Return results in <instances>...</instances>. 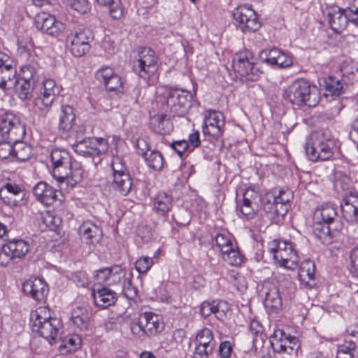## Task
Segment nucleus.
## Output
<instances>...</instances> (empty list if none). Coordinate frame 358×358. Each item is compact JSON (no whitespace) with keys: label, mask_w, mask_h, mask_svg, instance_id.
Here are the masks:
<instances>
[{"label":"nucleus","mask_w":358,"mask_h":358,"mask_svg":"<svg viewBox=\"0 0 358 358\" xmlns=\"http://www.w3.org/2000/svg\"><path fill=\"white\" fill-rule=\"evenodd\" d=\"M52 164V176L61 185L73 187L81 181L84 170L81 164L72 161L69 153L63 149H55L50 155Z\"/></svg>","instance_id":"f257e3e1"},{"label":"nucleus","mask_w":358,"mask_h":358,"mask_svg":"<svg viewBox=\"0 0 358 358\" xmlns=\"http://www.w3.org/2000/svg\"><path fill=\"white\" fill-rule=\"evenodd\" d=\"M338 142L329 130L311 134L306 145V153L310 161L329 160L338 150Z\"/></svg>","instance_id":"f03ea898"},{"label":"nucleus","mask_w":358,"mask_h":358,"mask_svg":"<svg viewBox=\"0 0 358 358\" xmlns=\"http://www.w3.org/2000/svg\"><path fill=\"white\" fill-rule=\"evenodd\" d=\"M337 217L336 208L331 204H324L314 213L313 232L324 245H329L339 236L336 229H331Z\"/></svg>","instance_id":"7ed1b4c3"},{"label":"nucleus","mask_w":358,"mask_h":358,"mask_svg":"<svg viewBox=\"0 0 358 358\" xmlns=\"http://www.w3.org/2000/svg\"><path fill=\"white\" fill-rule=\"evenodd\" d=\"M283 97L291 103L299 106L306 105L314 107L320 101L317 87L303 79H299L291 83L284 90Z\"/></svg>","instance_id":"20e7f679"},{"label":"nucleus","mask_w":358,"mask_h":358,"mask_svg":"<svg viewBox=\"0 0 358 358\" xmlns=\"http://www.w3.org/2000/svg\"><path fill=\"white\" fill-rule=\"evenodd\" d=\"M179 111V93L177 90L169 91L166 96V103L163 106V111L155 113L150 111V124L151 129L160 134H169L173 129V124L168 117L169 113L173 116Z\"/></svg>","instance_id":"39448f33"},{"label":"nucleus","mask_w":358,"mask_h":358,"mask_svg":"<svg viewBox=\"0 0 358 358\" xmlns=\"http://www.w3.org/2000/svg\"><path fill=\"white\" fill-rule=\"evenodd\" d=\"M268 250L280 266L289 270L297 267L299 257L291 242L273 240Z\"/></svg>","instance_id":"423d86ee"},{"label":"nucleus","mask_w":358,"mask_h":358,"mask_svg":"<svg viewBox=\"0 0 358 358\" xmlns=\"http://www.w3.org/2000/svg\"><path fill=\"white\" fill-rule=\"evenodd\" d=\"M25 133V125L18 115L6 112L1 115L0 134L3 139L17 141L22 140Z\"/></svg>","instance_id":"0eeeda50"},{"label":"nucleus","mask_w":358,"mask_h":358,"mask_svg":"<svg viewBox=\"0 0 358 358\" xmlns=\"http://www.w3.org/2000/svg\"><path fill=\"white\" fill-rule=\"evenodd\" d=\"M93 38L92 32L88 29L71 32L66 39V47L73 56L82 57L90 51Z\"/></svg>","instance_id":"6e6552de"},{"label":"nucleus","mask_w":358,"mask_h":358,"mask_svg":"<svg viewBox=\"0 0 358 358\" xmlns=\"http://www.w3.org/2000/svg\"><path fill=\"white\" fill-rule=\"evenodd\" d=\"M233 17L243 33L255 32L261 27L258 15L251 6H238L233 11Z\"/></svg>","instance_id":"1a4fd4ad"},{"label":"nucleus","mask_w":358,"mask_h":358,"mask_svg":"<svg viewBox=\"0 0 358 358\" xmlns=\"http://www.w3.org/2000/svg\"><path fill=\"white\" fill-rule=\"evenodd\" d=\"M59 92L60 87L54 80L45 79L34 99V107L41 112L48 111Z\"/></svg>","instance_id":"9d476101"},{"label":"nucleus","mask_w":358,"mask_h":358,"mask_svg":"<svg viewBox=\"0 0 358 358\" xmlns=\"http://www.w3.org/2000/svg\"><path fill=\"white\" fill-rule=\"evenodd\" d=\"M108 285H120L122 292L128 299H134L137 296V289L133 286L131 279L132 272L120 266L110 267Z\"/></svg>","instance_id":"9b49d317"},{"label":"nucleus","mask_w":358,"mask_h":358,"mask_svg":"<svg viewBox=\"0 0 358 358\" xmlns=\"http://www.w3.org/2000/svg\"><path fill=\"white\" fill-rule=\"evenodd\" d=\"M29 241L12 239L3 245L0 250V266H6L14 259H21L30 250Z\"/></svg>","instance_id":"f8f14e48"},{"label":"nucleus","mask_w":358,"mask_h":358,"mask_svg":"<svg viewBox=\"0 0 358 358\" xmlns=\"http://www.w3.org/2000/svg\"><path fill=\"white\" fill-rule=\"evenodd\" d=\"M157 70V57L150 48H143L138 51V59L134 63V71L143 79H148Z\"/></svg>","instance_id":"ddd939ff"},{"label":"nucleus","mask_w":358,"mask_h":358,"mask_svg":"<svg viewBox=\"0 0 358 358\" xmlns=\"http://www.w3.org/2000/svg\"><path fill=\"white\" fill-rule=\"evenodd\" d=\"M355 14L358 15V12L353 10L352 3L346 10L338 7L332 8L327 13L329 24L334 32L341 33L345 29L348 22L358 25V22L355 21Z\"/></svg>","instance_id":"4468645a"},{"label":"nucleus","mask_w":358,"mask_h":358,"mask_svg":"<svg viewBox=\"0 0 358 358\" xmlns=\"http://www.w3.org/2000/svg\"><path fill=\"white\" fill-rule=\"evenodd\" d=\"M233 67L241 77L248 80H257L261 72L255 67L250 52H241L233 59Z\"/></svg>","instance_id":"2eb2a0df"},{"label":"nucleus","mask_w":358,"mask_h":358,"mask_svg":"<svg viewBox=\"0 0 358 358\" xmlns=\"http://www.w3.org/2000/svg\"><path fill=\"white\" fill-rule=\"evenodd\" d=\"M73 148L78 155L83 157L101 155L108 151V143L103 138H89L77 142Z\"/></svg>","instance_id":"dca6fc26"},{"label":"nucleus","mask_w":358,"mask_h":358,"mask_svg":"<svg viewBox=\"0 0 358 358\" xmlns=\"http://www.w3.org/2000/svg\"><path fill=\"white\" fill-rule=\"evenodd\" d=\"M0 199L8 206H19L27 201L25 189L15 183L8 182L0 189Z\"/></svg>","instance_id":"f3484780"},{"label":"nucleus","mask_w":358,"mask_h":358,"mask_svg":"<svg viewBox=\"0 0 358 358\" xmlns=\"http://www.w3.org/2000/svg\"><path fill=\"white\" fill-rule=\"evenodd\" d=\"M355 71L358 72V69L356 66L351 67L350 64H343L341 68V72L343 76L341 80L334 77H329L325 80V95L327 96L338 97L342 94L344 92V84L348 83L347 79H350V76H354Z\"/></svg>","instance_id":"a211bd4d"},{"label":"nucleus","mask_w":358,"mask_h":358,"mask_svg":"<svg viewBox=\"0 0 358 358\" xmlns=\"http://www.w3.org/2000/svg\"><path fill=\"white\" fill-rule=\"evenodd\" d=\"M224 127L225 117L222 113L212 110L207 111L202 127L203 134L217 138L222 135Z\"/></svg>","instance_id":"6ab92c4d"},{"label":"nucleus","mask_w":358,"mask_h":358,"mask_svg":"<svg viewBox=\"0 0 358 358\" xmlns=\"http://www.w3.org/2000/svg\"><path fill=\"white\" fill-rule=\"evenodd\" d=\"M17 75L14 61L6 54L0 52V88L9 90Z\"/></svg>","instance_id":"aec40b11"},{"label":"nucleus","mask_w":358,"mask_h":358,"mask_svg":"<svg viewBox=\"0 0 358 358\" xmlns=\"http://www.w3.org/2000/svg\"><path fill=\"white\" fill-rule=\"evenodd\" d=\"M271 343L278 352L292 354L299 348V340L295 336H287L280 329L275 330L271 338Z\"/></svg>","instance_id":"412c9836"},{"label":"nucleus","mask_w":358,"mask_h":358,"mask_svg":"<svg viewBox=\"0 0 358 358\" xmlns=\"http://www.w3.org/2000/svg\"><path fill=\"white\" fill-rule=\"evenodd\" d=\"M36 24L37 28L53 36H59L66 29L64 23L47 13H41L37 15Z\"/></svg>","instance_id":"4be33fe9"},{"label":"nucleus","mask_w":358,"mask_h":358,"mask_svg":"<svg viewBox=\"0 0 358 358\" xmlns=\"http://www.w3.org/2000/svg\"><path fill=\"white\" fill-rule=\"evenodd\" d=\"M262 198L258 192L248 188L243 194V204L240 208L241 214L247 219L252 218L261 208Z\"/></svg>","instance_id":"5701e85b"},{"label":"nucleus","mask_w":358,"mask_h":358,"mask_svg":"<svg viewBox=\"0 0 358 358\" xmlns=\"http://www.w3.org/2000/svg\"><path fill=\"white\" fill-rule=\"evenodd\" d=\"M22 291L35 301H43L48 296L49 289L43 279L35 278L28 279L22 284Z\"/></svg>","instance_id":"b1692460"},{"label":"nucleus","mask_w":358,"mask_h":358,"mask_svg":"<svg viewBox=\"0 0 358 358\" xmlns=\"http://www.w3.org/2000/svg\"><path fill=\"white\" fill-rule=\"evenodd\" d=\"M343 218L348 222L355 223L358 221V194L350 192L346 194L341 204Z\"/></svg>","instance_id":"393cba45"},{"label":"nucleus","mask_w":358,"mask_h":358,"mask_svg":"<svg viewBox=\"0 0 358 358\" xmlns=\"http://www.w3.org/2000/svg\"><path fill=\"white\" fill-rule=\"evenodd\" d=\"M62 328L61 320L57 317H51L49 321L45 322L39 330L34 332L45 338L51 345L56 341L60 335Z\"/></svg>","instance_id":"a878e982"},{"label":"nucleus","mask_w":358,"mask_h":358,"mask_svg":"<svg viewBox=\"0 0 358 358\" xmlns=\"http://www.w3.org/2000/svg\"><path fill=\"white\" fill-rule=\"evenodd\" d=\"M92 296L96 306L103 308L113 305L117 299L115 292L106 287L96 285L92 289Z\"/></svg>","instance_id":"bb28decb"},{"label":"nucleus","mask_w":358,"mask_h":358,"mask_svg":"<svg viewBox=\"0 0 358 358\" xmlns=\"http://www.w3.org/2000/svg\"><path fill=\"white\" fill-rule=\"evenodd\" d=\"M36 199L45 206L52 204L57 199V191L44 182H38L33 189Z\"/></svg>","instance_id":"cd10ccee"},{"label":"nucleus","mask_w":358,"mask_h":358,"mask_svg":"<svg viewBox=\"0 0 358 358\" xmlns=\"http://www.w3.org/2000/svg\"><path fill=\"white\" fill-rule=\"evenodd\" d=\"M81 238L87 244L99 243L101 235V229L90 221L84 222L79 228Z\"/></svg>","instance_id":"c85d7f7f"},{"label":"nucleus","mask_w":358,"mask_h":358,"mask_svg":"<svg viewBox=\"0 0 358 358\" xmlns=\"http://www.w3.org/2000/svg\"><path fill=\"white\" fill-rule=\"evenodd\" d=\"M132 186L133 180L130 173L111 177L110 187L121 196H127Z\"/></svg>","instance_id":"c756f323"},{"label":"nucleus","mask_w":358,"mask_h":358,"mask_svg":"<svg viewBox=\"0 0 358 358\" xmlns=\"http://www.w3.org/2000/svg\"><path fill=\"white\" fill-rule=\"evenodd\" d=\"M144 322V331L148 336H152L164 329L162 317L152 312H145L142 315Z\"/></svg>","instance_id":"7c9ffc66"},{"label":"nucleus","mask_w":358,"mask_h":358,"mask_svg":"<svg viewBox=\"0 0 358 358\" xmlns=\"http://www.w3.org/2000/svg\"><path fill=\"white\" fill-rule=\"evenodd\" d=\"M71 321L81 331L88 329L90 320L87 309L83 306H76L71 312Z\"/></svg>","instance_id":"2f4dec72"},{"label":"nucleus","mask_w":358,"mask_h":358,"mask_svg":"<svg viewBox=\"0 0 358 358\" xmlns=\"http://www.w3.org/2000/svg\"><path fill=\"white\" fill-rule=\"evenodd\" d=\"M50 310L46 306H39L30 314V326L31 330H39L40 327L51 318Z\"/></svg>","instance_id":"473e14b6"},{"label":"nucleus","mask_w":358,"mask_h":358,"mask_svg":"<svg viewBox=\"0 0 358 358\" xmlns=\"http://www.w3.org/2000/svg\"><path fill=\"white\" fill-rule=\"evenodd\" d=\"M76 115L72 106L69 105L62 106L59 115L58 128L62 132L69 131L74 125Z\"/></svg>","instance_id":"72a5a7b5"},{"label":"nucleus","mask_w":358,"mask_h":358,"mask_svg":"<svg viewBox=\"0 0 358 358\" xmlns=\"http://www.w3.org/2000/svg\"><path fill=\"white\" fill-rule=\"evenodd\" d=\"M262 206L264 212L271 218L278 216L284 217L286 215V208L282 205L278 206L277 203L273 202V199H268L267 193L262 198Z\"/></svg>","instance_id":"f704fd0d"},{"label":"nucleus","mask_w":358,"mask_h":358,"mask_svg":"<svg viewBox=\"0 0 358 358\" xmlns=\"http://www.w3.org/2000/svg\"><path fill=\"white\" fill-rule=\"evenodd\" d=\"M315 264L311 260H304L300 265L298 276L301 283L309 285L310 281L313 280L315 276Z\"/></svg>","instance_id":"c9c22d12"},{"label":"nucleus","mask_w":358,"mask_h":358,"mask_svg":"<svg viewBox=\"0 0 358 358\" xmlns=\"http://www.w3.org/2000/svg\"><path fill=\"white\" fill-rule=\"evenodd\" d=\"M32 84L33 83L15 77L13 80V86L10 90H13L18 97L24 100L30 96L32 91Z\"/></svg>","instance_id":"e433bc0d"},{"label":"nucleus","mask_w":358,"mask_h":358,"mask_svg":"<svg viewBox=\"0 0 358 358\" xmlns=\"http://www.w3.org/2000/svg\"><path fill=\"white\" fill-rule=\"evenodd\" d=\"M221 255L224 262L234 266H241L244 261V256L241 253L236 243Z\"/></svg>","instance_id":"4c0bfd02"},{"label":"nucleus","mask_w":358,"mask_h":358,"mask_svg":"<svg viewBox=\"0 0 358 358\" xmlns=\"http://www.w3.org/2000/svg\"><path fill=\"white\" fill-rule=\"evenodd\" d=\"M13 142V159L18 161H26L30 158L32 155L31 147L22 142L21 140Z\"/></svg>","instance_id":"58836bf2"},{"label":"nucleus","mask_w":358,"mask_h":358,"mask_svg":"<svg viewBox=\"0 0 358 358\" xmlns=\"http://www.w3.org/2000/svg\"><path fill=\"white\" fill-rule=\"evenodd\" d=\"M94 3L101 7L109 9L110 16L114 19H120L123 15V8L120 0H94Z\"/></svg>","instance_id":"ea45409f"},{"label":"nucleus","mask_w":358,"mask_h":358,"mask_svg":"<svg viewBox=\"0 0 358 358\" xmlns=\"http://www.w3.org/2000/svg\"><path fill=\"white\" fill-rule=\"evenodd\" d=\"M264 305L267 308L275 310L279 309L282 306V299L279 294V289L272 286L266 292Z\"/></svg>","instance_id":"a19ab883"},{"label":"nucleus","mask_w":358,"mask_h":358,"mask_svg":"<svg viewBox=\"0 0 358 358\" xmlns=\"http://www.w3.org/2000/svg\"><path fill=\"white\" fill-rule=\"evenodd\" d=\"M267 197L269 199H273V202L277 203L278 206L282 205V207L286 208V213L288 211L289 203L292 199V192L288 190H280L276 194L275 192L267 193Z\"/></svg>","instance_id":"79ce46f5"},{"label":"nucleus","mask_w":358,"mask_h":358,"mask_svg":"<svg viewBox=\"0 0 358 358\" xmlns=\"http://www.w3.org/2000/svg\"><path fill=\"white\" fill-rule=\"evenodd\" d=\"M81 340L76 335H71L62 341L59 347L61 353L72 352L78 349L80 346Z\"/></svg>","instance_id":"37998d69"},{"label":"nucleus","mask_w":358,"mask_h":358,"mask_svg":"<svg viewBox=\"0 0 358 358\" xmlns=\"http://www.w3.org/2000/svg\"><path fill=\"white\" fill-rule=\"evenodd\" d=\"M171 206V197L164 193L159 192L154 201V208L159 213L164 214Z\"/></svg>","instance_id":"c03bdc74"},{"label":"nucleus","mask_w":358,"mask_h":358,"mask_svg":"<svg viewBox=\"0 0 358 358\" xmlns=\"http://www.w3.org/2000/svg\"><path fill=\"white\" fill-rule=\"evenodd\" d=\"M195 343L202 346L210 345L213 350L216 346V342L213 339L212 331L208 328H203L199 330L195 337Z\"/></svg>","instance_id":"a18cd8bd"},{"label":"nucleus","mask_w":358,"mask_h":358,"mask_svg":"<svg viewBox=\"0 0 358 358\" xmlns=\"http://www.w3.org/2000/svg\"><path fill=\"white\" fill-rule=\"evenodd\" d=\"M144 159L148 166L155 171H159L163 167L164 158L158 151L152 150L145 154Z\"/></svg>","instance_id":"49530a36"},{"label":"nucleus","mask_w":358,"mask_h":358,"mask_svg":"<svg viewBox=\"0 0 358 358\" xmlns=\"http://www.w3.org/2000/svg\"><path fill=\"white\" fill-rule=\"evenodd\" d=\"M213 315L219 320H225L230 314L231 308L229 304L224 300L213 301Z\"/></svg>","instance_id":"de8ad7c7"},{"label":"nucleus","mask_w":358,"mask_h":358,"mask_svg":"<svg viewBox=\"0 0 358 358\" xmlns=\"http://www.w3.org/2000/svg\"><path fill=\"white\" fill-rule=\"evenodd\" d=\"M215 241L221 255L224 252H227L231 247H233V245L236 244L233 241L231 236L227 232L217 234L215 238Z\"/></svg>","instance_id":"09e8293b"},{"label":"nucleus","mask_w":358,"mask_h":358,"mask_svg":"<svg viewBox=\"0 0 358 358\" xmlns=\"http://www.w3.org/2000/svg\"><path fill=\"white\" fill-rule=\"evenodd\" d=\"M281 52L282 50L278 48L264 50L260 52L259 57L262 62L270 66H275V64L278 63Z\"/></svg>","instance_id":"8fccbe9b"},{"label":"nucleus","mask_w":358,"mask_h":358,"mask_svg":"<svg viewBox=\"0 0 358 358\" xmlns=\"http://www.w3.org/2000/svg\"><path fill=\"white\" fill-rule=\"evenodd\" d=\"M37 68L38 64L34 62L22 66L18 78L33 83Z\"/></svg>","instance_id":"3c124183"},{"label":"nucleus","mask_w":358,"mask_h":358,"mask_svg":"<svg viewBox=\"0 0 358 358\" xmlns=\"http://www.w3.org/2000/svg\"><path fill=\"white\" fill-rule=\"evenodd\" d=\"M112 176H116L129 173L123 159L119 156H114L111 160Z\"/></svg>","instance_id":"603ef678"},{"label":"nucleus","mask_w":358,"mask_h":358,"mask_svg":"<svg viewBox=\"0 0 358 358\" xmlns=\"http://www.w3.org/2000/svg\"><path fill=\"white\" fill-rule=\"evenodd\" d=\"M43 222L51 230H55L62 224V219L51 212H45L42 215Z\"/></svg>","instance_id":"864d4df0"},{"label":"nucleus","mask_w":358,"mask_h":358,"mask_svg":"<svg viewBox=\"0 0 358 358\" xmlns=\"http://www.w3.org/2000/svg\"><path fill=\"white\" fill-rule=\"evenodd\" d=\"M104 85L109 91H115L117 93H120L123 91V82L121 77L117 74L111 77Z\"/></svg>","instance_id":"5fc2aeb1"},{"label":"nucleus","mask_w":358,"mask_h":358,"mask_svg":"<svg viewBox=\"0 0 358 358\" xmlns=\"http://www.w3.org/2000/svg\"><path fill=\"white\" fill-rule=\"evenodd\" d=\"M9 157L13 159V142L3 139L0 142V159H6Z\"/></svg>","instance_id":"6e6d98bb"},{"label":"nucleus","mask_w":358,"mask_h":358,"mask_svg":"<svg viewBox=\"0 0 358 358\" xmlns=\"http://www.w3.org/2000/svg\"><path fill=\"white\" fill-rule=\"evenodd\" d=\"M152 258L149 257H141L135 263V268L140 273H146L153 265Z\"/></svg>","instance_id":"4d7b16f0"},{"label":"nucleus","mask_w":358,"mask_h":358,"mask_svg":"<svg viewBox=\"0 0 358 358\" xmlns=\"http://www.w3.org/2000/svg\"><path fill=\"white\" fill-rule=\"evenodd\" d=\"M66 3L78 13H86L89 10L87 0H66Z\"/></svg>","instance_id":"13d9d810"},{"label":"nucleus","mask_w":358,"mask_h":358,"mask_svg":"<svg viewBox=\"0 0 358 358\" xmlns=\"http://www.w3.org/2000/svg\"><path fill=\"white\" fill-rule=\"evenodd\" d=\"M110 267L104 268L94 273L95 285L99 286L102 283L108 285L110 275Z\"/></svg>","instance_id":"bf43d9fd"},{"label":"nucleus","mask_w":358,"mask_h":358,"mask_svg":"<svg viewBox=\"0 0 358 358\" xmlns=\"http://www.w3.org/2000/svg\"><path fill=\"white\" fill-rule=\"evenodd\" d=\"M115 74L116 73H114V71L112 68L109 66H105L100 69L96 72V78L99 81L105 84L106 81H108L110 78Z\"/></svg>","instance_id":"052dcab7"},{"label":"nucleus","mask_w":358,"mask_h":358,"mask_svg":"<svg viewBox=\"0 0 358 358\" xmlns=\"http://www.w3.org/2000/svg\"><path fill=\"white\" fill-rule=\"evenodd\" d=\"M212 347L210 345L202 346L195 343V350L194 358H208L213 353Z\"/></svg>","instance_id":"680f3d73"},{"label":"nucleus","mask_w":358,"mask_h":358,"mask_svg":"<svg viewBox=\"0 0 358 358\" xmlns=\"http://www.w3.org/2000/svg\"><path fill=\"white\" fill-rule=\"evenodd\" d=\"M144 322L143 321L142 317L141 316L139 320H134L131 323L130 329L134 335L141 336L144 334H146L145 331H144Z\"/></svg>","instance_id":"e2e57ef3"},{"label":"nucleus","mask_w":358,"mask_h":358,"mask_svg":"<svg viewBox=\"0 0 358 358\" xmlns=\"http://www.w3.org/2000/svg\"><path fill=\"white\" fill-rule=\"evenodd\" d=\"M292 57L287 52L282 51L278 63L275 64V66L281 69L287 68L292 64Z\"/></svg>","instance_id":"0e129e2a"},{"label":"nucleus","mask_w":358,"mask_h":358,"mask_svg":"<svg viewBox=\"0 0 358 358\" xmlns=\"http://www.w3.org/2000/svg\"><path fill=\"white\" fill-rule=\"evenodd\" d=\"M101 47L103 50L106 52L108 56L112 55L115 53V45L114 42L108 36L104 37L101 42Z\"/></svg>","instance_id":"69168bd1"},{"label":"nucleus","mask_w":358,"mask_h":358,"mask_svg":"<svg viewBox=\"0 0 358 358\" xmlns=\"http://www.w3.org/2000/svg\"><path fill=\"white\" fill-rule=\"evenodd\" d=\"M344 354H352L355 355L356 352V345L355 342L352 341H345L344 343L339 345L337 352H342Z\"/></svg>","instance_id":"338daca9"},{"label":"nucleus","mask_w":358,"mask_h":358,"mask_svg":"<svg viewBox=\"0 0 358 358\" xmlns=\"http://www.w3.org/2000/svg\"><path fill=\"white\" fill-rule=\"evenodd\" d=\"M352 271L358 275V247L355 248L350 252Z\"/></svg>","instance_id":"774afa93"}]
</instances>
